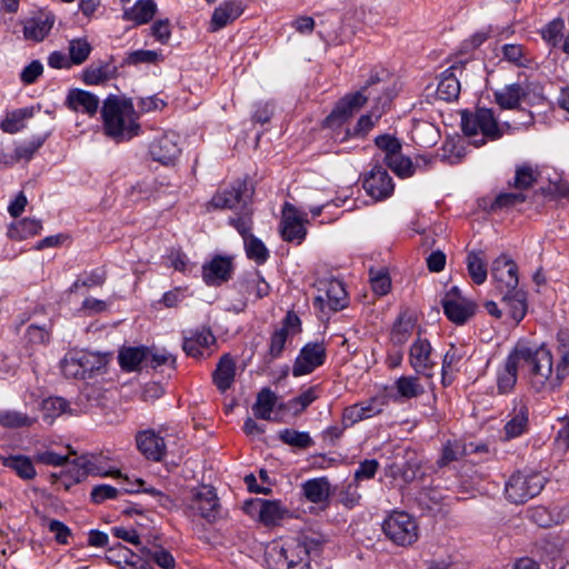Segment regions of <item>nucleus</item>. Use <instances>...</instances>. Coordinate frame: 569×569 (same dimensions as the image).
Instances as JSON below:
<instances>
[{
  "instance_id": "obj_32",
  "label": "nucleus",
  "mask_w": 569,
  "mask_h": 569,
  "mask_svg": "<svg viewBox=\"0 0 569 569\" xmlns=\"http://www.w3.org/2000/svg\"><path fill=\"white\" fill-rule=\"evenodd\" d=\"M502 303L509 316L516 322H520L527 313V295L521 289L502 292Z\"/></svg>"
},
{
  "instance_id": "obj_53",
  "label": "nucleus",
  "mask_w": 569,
  "mask_h": 569,
  "mask_svg": "<svg viewBox=\"0 0 569 569\" xmlns=\"http://www.w3.org/2000/svg\"><path fill=\"white\" fill-rule=\"evenodd\" d=\"M369 276L372 290L377 295L385 296L389 292L391 288V279L389 277L388 271L385 268H380L377 270L371 268L369 271Z\"/></svg>"
},
{
  "instance_id": "obj_13",
  "label": "nucleus",
  "mask_w": 569,
  "mask_h": 569,
  "mask_svg": "<svg viewBox=\"0 0 569 569\" xmlns=\"http://www.w3.org/2000/svg\"><path fill=\"white\" fill-rule=\"evenodd\" d=\"M409 363L417 375L432 377L436 362L432 359V347L428 339L417 337L409 349Z\"/></svg>"
},
{
  "instance_id": "obj_23",
  "label": "nucleus",
  "mask_w": 569,
  "mask_h": 569,
  "mask_svg": "<svg viewBox=\"0 0 569 569\" xmlns=\"http://www.w3.org/2000/svg\"><path fill=\"white\" fill-rule=\"evenodd\" d=\"M243 12V7L240 1L230 0L217 7L211 16L208 30L217 32L228 24L232 23Z\"/></svg>"
},
{
  "instance_id": "obj_43",
  "label": "nucleus",
  "mask_w": 569,
  "mask_h": 569,
  "mask_svg": "<svg viewBox=\"0 0 569 569\" xmlns=\"http://www.w3.org/2000/svg\"><path fill=\"white\" fill-rule=\"evenodd\" d=\"M397 397L400 399H412L425 392L423 386L419 382V378L415 376H402L395 382Z\"/></svg>"
},
{
  "instance_id": "obj_60",
  "label": "nucleus",
  "mask_w": 569,
  "mask_h": 569,
  "mask_svg": "<svg viewBox=\"0 0 569 569\" xmlns=\"http://www.w3.org/2000/svg\"><path fill=\"white\" fill-rule=\"evenodd\" d=\"M563 30V21L560 19L552 20L542 30V39L552 47H556Z\"/></svg>"
},
{
  "instance_id": "obj_33",
  "label": "nucleus",
  "mask_w": 569,
  "mask_h": 569,
  "mask_svg": "<svg viewBox=\"0 0 569 569\" xmlns=\"http://www.w3.org/2000/svg\"><path fill=\"white\" fill-rule=\"evenodd\" d=\"M528 426V408L525 403L520 402L513 409V415L510 420L505 425V439L510 440L521 436Z\"/></svg>"
},
{
  "instance_id": "obj_62",
  "label": "nucleus",
  "mask_w": 569,
  "mask_h": 569,
  "mask_svg": "<svg viewBox=\"0 0 569 569\" xmlns=\"http://www.w3.org/2000/svg\"><path fill=\"white\" fill-rule=\"evenodd\" d=\"M51 325L37 326L30 325L27 329L26 337L29 342L34 345H44L50 339Z\"/></svg>"
},
{
  "instance_id": "obj_10",
  "label": "nucleus",
  "mask_w": 569,
  "mask_h": 569,
  "mask_svg": "<svg viewBox=\"0 0 569 569\" xmlns=\"http://www.w3.org/2000/svg\"><path fill=\"white\" fill-rule=\"evenodd\" d=\"M186 510L189 516H199L208 522H213L219 515L218 497L210 487H202L192 491L190 499L186 502Z\"/></svg>"
},
{
  "instance_id": "obj_54",
  "label": "nucleus",
  "mask_w": 569,
  "mask_h": 569,
  "mask_svg": "<svg viewBox=\"0 0 569 569\" xmlns=\"http://www.w3.org/2000/svg\"><path fill=\"white\" fill-rule=\"evenodd\" d=\"M465 357L462 347L451 345L442 359V379L446 381L449 373L453 372Z\"/></svg>"
},
{
  "instance_id": "obj_29",
  "label": "nucleus",
  "mask_w": 569,
  "mask_h": 569,
  "mask_svg": "<svg viewBox=\"0 0 569 569\" xmlns=\"http://www.w3.org/2000/svg\"><path fill=\"white\" fill-rule=\"evenodd\" d=\"M156 13L157 4L153 0H138L132 7L123 10L122 20L141 26L151 21Z\"/></svg>"
},
{
  "instance_id": "obj_5",
  "label": "nucleus",
  "mask_w": 569,
  "mask_h": 569,
  "mask_svg": "<svg viewBox=\"0 0 569 569\" xmlns=\"http://www.w3.org/2000/svg\"><path fill=\"white\" fill-rule=\"evenodd\" d=\"M461 129L477 147L485 144L487 140H496L502 136L493 111L487 108H478L475 112L463 111Z\"/></svg>"
},
{
  "instance_id": "obj_49",
  "label": "nucleus",
  "mask_w": 569,
  "mask_h": 569,
  "mask_svg": "<svg viewBox=\"0 0 569 569\" xmlns=\"http://www.w3.org/2000/svg\"><path fill=\"white\" fill-rule=\"evenodd\" d=\"M106 278L104 271L100 269L92 270L79 277L70 287V292H79L82 288L90 289L101 287L104 283Z\"/></svg>"
},
{
  "instance_id": "obj_8",
  "label": "nucleus",
  "mask_w": 569,
  "mask_h": 569,
  "mask_svg": "<svg viewBox=\"0 0 569 569\" xmlns=\"http://www.w3.org/2000/svg\"><path fill=\"white\" fill-rule=\"evenodd\" d=\"M104 366L106 359L98 353L74 351L63 358L61 370L67 378L87 379Z\"/></svg>"
},
{
  "instance_id": "obj_37",
  "label": "nucleus",
  "mask_w": 569,
  "mask_h": 569,
  "mask_svg": "<svg viewBox=\"0 0 569 569\" xmlns=\"http://www.w3.org/2000/svg\"><path fill=\"white\" fill-rule=\"evenodd\" d=\"M470 278L476 284H482L488 277L487 260L482 251H471L466 259Z\"/></svg>"
},
{
  "instance_id": "obj_26",
  "label": "nucleus",
  "mask_w": 569,
  "mask_h": 569,
  "mask_svg": "<svg viewBox=\"0 0 569 569\" xmlns=\"http://www.w3.org/2000/svg\"><path fill=\"white\" fill-rule=\"evenodd\" d=\"M457 71L462 72V67L451 66L445 70L439 79L437 87V96L443 101H455L460 94V81L457 77Z\"/></svg>"
},
{
  "instance_id": "obj_61",
  "label": "nucleus",
  "mask_w": 569,
  "mask_h": 569,
  "mask_svg": "<svg viewBox=\"0 0 569 569\" xmlns=\"http://www.w3.org/2000/svg\"><path fill=\"white\" fill-rule=\"evenodd\" d=\"M46 137H38L31 141L18 146L14 150V156L18 160H30L33 154L43 144Z\"/></svg>"
},
{
  "instance_id": "obj_16",
  "label": "nucleus",
  "mask_w": 569,
  "mask_h": 569,
  "mask_svg": "<svg viewBox=\"0 0 569 569\" xmlns=\"http://www.w3.org/2000/svg\"><path fill=\"white\" fill-rule=\"evenodd\" d=\"M306 221L305 213H300L293 204L286 202L281 219V236L283 240L290 242L303 240L306 237Z\"/></svg>"
},
{
  "instance_id": "obj_51",
  "label": "nucleus",
  "mask_w": 569,
  "mask_h": 569,
  "mask_svg": "<svg viewBox=\"0 0 569 569\" xmlns=\"http://www.w3.org/2000/svg\"><path fill=\"white\" fill-rule=\"evenodd\" d=\"M229 223L237 229V231L242 236L243 239L248 238L249 236H252L250 233L252 229L251 209L247 204H243V208L240 209V212L237 214V217H231L229 219Z\"/></svg>"
},
{
  "instance_id": "obj_63",
  "label": "nucleus",
  "mask_w": 569,
  "mask_h": 569,
  "mask_svg": "<svg viewBox=\"0 0 569 569\" xmlns=\"http://www.w3.org/2000/svg\"><path fill=\"white\" fill-rule=\"evenodd\" d=\"M463 453L462 447L457 441H447L442 448L441 457L438 461L440 467L447 466L457 460Z\"/></svg>"
},
{
  "instance_id": "obj_22",
  "label": "nucleus",
  "mask_w": 569,
  "mask_h": 569,
  "mask_svg": "<svg viewBox=\"0 0 569 569\" xmlns=\"http://www.w3.org/2000/svg\"><path fill=\"white\" fill-rule=\"evenodd\" d=\"M216 342L210 329L201 328L184 336L183 351L193 358L202 357Z\"/></svg>"
},
{
  "instance_id": "obj_11",
  "label": "nucleus",
  "mask_w": 569,
  "mask_h": 569,
  "mask_svg": "<svg viewBox=\"0 0 569 569\" xmlns=\"http://www.w3.org/2000/svg\"><path fill=\"white\" fill-rule=\"evenodd\" d=\"M442 308L448 319L456 325H463L476 312V303L461 296L457 287H452L442 298Z\"/></svg>"
},
{
  "instance_id": "obj_35",
  "label": "nucleus",
  "mask_w": 569,
  "mask_h": 569,
  "mask_svg": "<svg viewBox=\"0 0 569 569\" xmlns=\"http://www.w3.org/2000/svg\"><path fill=\"white\" fill-rule=\"evenodd\" d=\"M148 355L149 349L146 347H123L119 351V365L126 371L138 370L140 363L148 359Z\"/></svg>"
},
{
  "instance_id": "obj_25",
  "label": "nucleus",
  "mask_w": 569,
  "mask_h": 569,
  "mask_svg": "<svg viewBox=\"0 0 569 569\" xmlns=\"http://www.w3.org/2000/svg\"><path fill=\"white\" fill-rule=\"evenodd\" d=\"M529 86L526 82L511 83L495 92L496 102L502 109H516L526 100Z\"/></svg>"
},
{
  "instance_id": "obj_59",
  "label": "nucleus",
  "mask_w": 569,
  "mask_h": 569,
  "mask_svg": "<svg viewBox=\"0 0 569 569\" xmlns=\"http://www.w3.org/2000/svg\"><path fill=\"white\" fill-rule=\"evenodd\" d=\"M288 336L286 328H279L273 331L269 342V356L271 359L280 357L284 349Z\"/></svg>"
},
{
  "instance_id": "obj_55",
  "label": "nucleus",
  "mask_w": 569,
  "mask_h": 569,
  "mask_svg": "<svg viewBox=\"0 0 569 569\" xmlns=\"http://www.w3.org/2000/svg\"><path fill=\"white\" fill-rule=\"evenodd\" d=\"M535 182L536 176L530 166L523 164L517 168L512 182L513 188L523 192V190L531 188Z\"/></svg>"
},
{
  "instance_id": "obj_14",
  "label": "nucleus",
  "mask_w": 569,
  "mask_h": 569,
  "mask_svg": "<svg viewBox=\"0 0 569 569\" xmlns=\"http://www.w3.org/2000/svg\"><path fill=\"white\" fill-rule=\"evenodd\" d=\"M491 276L497 282V289L500 293L518 289V267L516 262L506 254L492 261Z\"/></svg>"
},
{
  "instance_id": "obj_46",
  "label": "nucleus",
  "mask_w": 569,
  "mask_h": 569,
  "mask_svg": "<svg viewBox=\"0 0 569 569\" xmlns=\"http://www.w3.org/2000/svg\"><path fill=\"white\" fill-rule=\"evenodd\" d=\"M412 137L415 141L425 147L435 146L439 139V131L428 121H419L413 126Z\"/></svg>"
},
{
  "instance_id": "obj_9",
  "label": "nucleus",
  "mask_w": 569,
  "mask_h": 569,
  "mask_svg": "<svg viewBox=\"0 0 569 569\" xmlns=\"http://www.w3.org/2000/svg\"><path fill=\"white\" fill-rule=\"evenodd\" d=\"M347 292L341 281L337 279L320 280L317 283V295L313 306L323 315L337 312L347 306Z\"/></svg>"
},
{
  "instance_id": "obj_20",
  "label": "nucleus",
  "mask_w": 569,
  "mask_h": 569,
  "mask_svg": "<svg viewBox=\"0 0 569 569\" xmlns=\"http://www.w3.org/2000/svg\"><path fill=\"white\" fill-rule=\"evenodd\" d=\"M250 512H257L264 526L279 525L288 510L279 501L257 499L248 505Z\"/></svg>"
},
{
  "instance_id": "obj_3",
  "label": "nucleus",
  "mask_w": 569,
  "mask_h": 569,
  "mask_svg": "<svg viewBox=\"0 0 569 569\" xmlns=\"http://www.w3.org/2000/svg\"><path fill=\"white\" fill-rule=\"evenodd\" d=\"M320 547V539L312 535L300 533L273 541L267 549L266 561L270 569L291 568L292 565L308 560L311 555L318 553Z\"/></svg>"
},
{
  "instance_id": "obj_39",
  "label": "nucleus",
  "mask_w": 569,
  "mask_h": 569,
  "mask_svg": "<svg viewBox=\"0 0 569 569\" xmlns=\"http://www.w3.org/2000/svg\"><path fill=\"white\" fill-rule=\"evenodd\" d=\"M302 492L309 501L320 503L329 498L330 483L326 478L310 479L302 485Z\"/></svg>"
},
{
  "instance_id": "obj_57",
  "label": "nucleus",
  "mask_w": 569,
  "mask_h": 569,
  "mask_svg": "<svg viewBox=\"0 0 569 569\" xmlns=\"http://www.w3.org/2000/svg\"><path fill=\"white\" fill-rule=\"evenodd\" d=\"M527 199L526 194L522 191H515V192H503L500 193L493 203L491 204V209H502V208H510L515 207L517 204H520L525 202Z\"/></svg>"
},
{
  "instance_id": "obj_30",
  "label": "nucleus",
  "mask_w": 569,
  "mask_h": 569,
  "mask_svg": "<svg viewBox=\"0 0 569 569\" xmlns=\"http://www.w3.org/2000/svg\"><path fill=\"white\" fill-rule=\"evenodd\" d=\"M236 377V362L230 355H223L216 370L212 373V380L220 392H226L231 388Z\"/></svg>"
},
{
  "instance_id": "obj_36",
  "label": "nucleus",
  "mask_w": 569,
  "mask_h": 569,
  "mask_svg": "<svg viewBox=\"0 0 569 569\" xmlns=\"http://www.w3.org/2000/svg\"><path fill=\"white\" fill-rule=\"evenodd\" d=\"M416 323L413 318L408 313H401L397 321L395 322L391 333L390 340L395 346L405 345L413 333Z\"/></svg>"
},
{
  "instance_id": "obj_42",
  "label": "nucleus",
  "mask_w": 569,
  "mask_h": 569,
  "mask_svg": "<svg viewBox=\"0 0 569 569\" xmlns=\"http://www.w3.org/2000/svg\"><path fill=\"white\" fill-rule=\"evenodd\" d=\"M502 59L516 67L527 68L531 64L532 58L528 50L518 43H507L501 47Z\"/></svg>"
},
{
  "instance_id": "obj_48",
  "label": "nucleus",
  "mask_w": 569,
  "mask_h": 569,
  "mask_svg": "<svg viewBox=\"0 0 569 569\" xmlns=\"http://www.w3.org/2000/svg\"><path fill=\"white\" fill-rule=\"evenodd\" d=\"M279 439L290 446L299 449H307L313 445V439L307 431L295 429H283L279 432Z\"/></svg>"
},
{
  "instance_id": "obj_38",
  "label": "nucleus",
  "mask_w": 569,
  "mask_h": 569,
  "mask_svg": "<svg viewBox=\"0 0 569 569\" xmlns=\"http://www.w3.org/2000/svg\"><path fill=\"white\" fill-rule=\"evenodd\" d=\"M42 223L38 219L24 218L9 227L8 236L13 240H24L40 233Z\"/></svg>"
},
{
  "instance_id": "obj_15",
  "label": "nucleus",
  "mask_w": 569,
  "mask_h": 569,
  "mask_svg": "<svg viewBox=\"0 0 569 569\" xmlns=\"http://www.w3.org/2000/svg\"><path fill=\"white\" fill-rule=\"evenodd\" d=\"M386 406L387 400L383 397H372L366 401L349 406L343 410L342 423L349 427L359 421L376 417L383 411Z\"/></svg>"
},
{
  "instance_id": "obj_27",
  "label": "nucleus",
  "mask_w": 569,
  "mask_h": 569,
  "mask_svg": "<svg viewBox=\"0 0 569 569\" xmlns=\"http://www.w3.org/2000/svg\"><path fill=\"white\" fill-rule=\"evenodd\" d=\"M137 447L146 458L159 461L164 455L166 445L162 438L152 430L141 431L137 435Z\"/></svg>"
},
{
  "instance_id": "obj_52",
  "label": "nucleus",
  "mask_w": 569,
  "mask_h": 569,
  "mask_svg": "<svg viewBox=\"0 0 569 569\" xmlns=\"http://www.w3.org/2000/svg\"><path fill=\"white\" fill-rule=\"evenodd\" d=\"M387 166L399 177L407 178L413 174L415 168L410 158L405 157L399 151L385 161Z\"/></svg>"
},
{
  "instance_id": "obj_12",
  "label": "nucleus",
  "mask_w": 569,
  "mask_h": 569,
  "mask_svg": "<svg viewBox=\"0 0 569 569\" xmlns=\"http://www.w3.org/2000/svg\"><path fill=\"white\" fill-rule=\"evenodd\" d=\"M327 357L326 347L322 342H309L302 347L292 367V375L300 377L311 373L316 368L323 365Z\"/></svg>"
},
{
  "instance_id": "obj_19",
  "label": "nucleus",
  "mask_w": 569,
  "mask_h": 569,
  "mask_svg": "<svg viewBox=\"0 0 569 569\" xmlns=\"http://www.w3.org/2000/svg\"><path fill=\"white\" fill-rule=\"evenodd\" d=\"M149 151L154 161L164 166L173 164L174 160L180 154L177 136L174 133L162 134L153 140Z\"/></svg>"
},
{
  "instance_id": "obj_2",
  "label": "nucleus",
  "mask_w": 569,
  "mask_h": 569,
  "mask_svg": "<svg viewBox=\"0 0 569 569\" xmlns=\"http://www.w3.org/2000/svg\"><path fill=\"white\" fill-rule=\"evenodd\" d=\"M378 82V78H371L368 81V84L360 91L341 99L331 113L326 118L325 126L330 129L341 128L348 119L359 111L367 100L372 99L376 102V110L370 114L360 117L355 129L356 133H366L369 131L375 123L372 117L376 119L380 118L382 111L390 104L392 99L391 93L386 88H382L381 94H375L373 91L378 92V90H369L371 86L377 84Z\"/></svg>"
},
{
  "instance_id": "obj_21",
  "label": "nucleus",
  "mask_w": 569,
  "mask_h": 569,
  "mask_svg": "<svg viewBox=\"0 0 569 569\" xmlns=\"http://www.w3.org/2000/svg\"><path fill=\"white\" fill-rule=\"evenodd\" d=\"M558 340V353L560 356V361L557 363L556 369L553 370V358L551 351L545 347V350L549 355V363H550V378L559 377V381L557 383V389L560 388L563 380L568 376V367H569V330H560L557 336Z\"/></svg>"
},
{
  "instance_id": "obj_28",
  "label": "nucleus",
  "mask_w": 569,
  "mask_h": 569,
  "mask_svg": "<svg viewBox=\"0 0 569 569\" xmlns=\"http://www.w3.org/2000/svg\"><path fill=\"white\" fill-rule=\"evenodd\" d=\"M99 98L89 91L72 89L67 96V106L77 112H83L89 116L97 113L99 108Z\"/></svg>"
},
{
  "instance_id": "obj_7",
  "label": "nucleus",
  "mask_w": 569,
  "mask_h": 569,
  "mask_svg": "<svg viewBox=\"0 0 569 569\" xmlns=\"http://www.w3.org/2000/svg\"><path fill=\"white\" fill-rule=\"evenodd\" d=\"M546 479L538 472H515L506 483L505 493L512 503H525L540 493Z\"/></svg>"
},
{
  "instance_id": "obj_45",
  "label": "nucleus",
  "mask_w": 569,
  "mask_h": 569,
  "mask_svg": "<svg viewBox=\"0 0 569 569\" xmlns=\"http://www.w3.org/2000/svg\"><path fill=\"white\" fill-rule=\"evenodd\" d=\"M69 403L61 397H49L41 402L42 419L51 425L62 413L68 412Z\"/></svg>"
},
{
  "instance_id": "obj_50",
  "label": "nucleus",
  "mask_w": 569,
  "mask_h": 569,
  "mask_svg": "<svg viewBox=\"0 0 569 569\" xmlns=\"http://www.w3.org/2000/svg\"><path fill=\"white\" fill-rule=\"evenodd\" d=\"M243 240L248 258L254 260L258 264L264 263L269 258V250L264 243L253 234Z\"/></svg>"
},
{
  "instance_id": "obj_1",
  "label": "nucleus",
  "mask_w": 569,
  "mask_h": 569,
  "mask_svg": "<svg viewBox=\"0 0 569 569\" xmlns=\"http://www.w3.org/2000/svg\"><path fill=\"white\" fill-rule=\"evenodd\" d=\"M549 366V355L545 350V345L518 341L507 357L503 368L498 371L499 392L508 393L513 389L519 369L526 373L536 392L556 391L559 377L550 378Z\"/></svg>"
},
{
  "instance_id": "obj_44",
  "label": "nucleus",
  "mask_w": 569,
  "mask_h": 569,
  "mask_svg": "<svg viewBox=\"0 0 569 569\" xmlns=\"http://www.w3.org/2000/svg\"><path fill=\"white\" fill-rule=\"evenodd\" d=\"M2 465L12 469L22 479H32L36 469L30 458L26 456H9L1 458Z\"/></svg>"
},
{
  "instance_id": "obj_17",
  "label": "nucleus",
  "mask_w": 569,
  "mask_h": 569,
  "mask_svg": "<svg viewBox=\"0 0 569 569\" xmlns=\"http://www.w3.org/2000/svg\"><path fill=\"white\" fill-rule=\"evenodd\" d=\"M247 183L244 181H236L230 187L216 192L208 203V209H242L247 204L244 192Z\"/></svg>"
},
{
  "instance_id": "obj_31",
  "label": "nucleus",
  "mask_w": 569,
  "mask_h": 569,
  "mask_svg": "<svg viewBox=\"0 0 569 569\" xmlns=\"http://www.w3.org/2000/svg\"><path fill=\"white\" fill-rule=\"evenodd\" d=\"M54 23V17L50 13L41 14L26 21L23 27V36L28 40L42 41Z\"/></svg>"
},
{
  "instance_id": "obj_58",
  "label": "nucleus",
  "mask_w": 569,
  "mask_h": 569,
  "mask_svg": "<svg viewBox=\"0 0 569 569\" xmlns=\"http://www.w3.org/2000/svg\"><path fill=\"white\" fill-rule=\"evenodd\" d=\"M109 79L107 66H90L82 72V80L86 84L94 86L102 83Z\"/></svg>"
},
{
  "instance_id": "obj_64",
  "label": "nucleus",
  "mask_w": 569,
  "mask_h": 569,
  "mask_svg": "<svg viewBox=\"0 0 569 569\" xmlns=\"http://www.w3.org/2000/svg\"><path fill=\"white\" fill-rule=\"evenodd\" d=\"M377 147L385 152L383 160L387 161L389 157L397 154L401 151L400 142L390 136H380L376 139Z\"/></svg>"
},
{
  "instance_id": "obj_18",
  "label": "nucleus",
  "mask_w": 569,
  "mask_h": 569,
  "mask_svg": "<svg viewBox=\"0 0 569 569\" xmlns=\"http://www.w3.org/2000/svg\"><path fill=\"white\" fill-rule=\"evenodd\" d=\"M363 189L376 200H382L393 192V182L387 170L376 166L363 180Z\"/></svg>"
},
{
  "instance_id": "obj_56",
  "label": "nucleus",
  "mask_w": 569,
  "mask_h": 569,
  "mask_svg": "<svg viewBox=\"0 0 569 569\" xmlns=\"http://www.w3.org/2000/svg\"><path fill=\"white\" fill-rule=\"evenodd\" d=\"M42 525L46 526L48 530L54 535V540L58 543L67 545L69 542L71 530L63 522L56 519L43 518Z\"/></svg>"
},
{
  "instance_id": "obj_40",
  "label": "nucleus",
  "mask_w": 569,
  "mask_h": 569,
  "mask_svg": "<svg viewBox=\"0 0 569 569\" xmlns=\"http://www.w3.org/2000/svg\"><path fill=\"white\" fill-rule=\"evenodd\" d=\"M39 110V108H37ZM36 108L28 107L13 110L1 122V129L7 133H17L24 128V121L34 116Z\"/></svg>"
},
{
  "instance_id": "obj_41",
  "label": "nucleus",
  "mask_w": 569,
  "mask_h": 569,
  "mask_svg": "<svg viewBox=\"0 0 569 569\" xmlns=\"http://www.w3.org/2000/svg\"><path fill=\"white\" fill-rule=\"evenodd\" d=\"M277 402L276 393L269 389L263 388L257 396L256 402L252 406V411L258 419L270 420L271 413Z\"/></svg>"
},
{
  "instance_id": "obj_24",
  "label": "nucleus",
  "mask_w": 569,
  "mask_h": 569,
  "mask_svg": "<svg viewBox=\"0 0 569 569\" xmlns=\"http://www.w3.org/2000/svg\"><path fill=\"white\" fill-rule=\"evenodd\" d=\"M232 261L217 256L202 267V278L207 284H220L231 277Z\"/></svg>"
},
{
  "instance_id": "obj_47",
  "label": "nucleus",
  "mask_w": 569,
  "mask_h": 569,
  "mask_svg": "<svg viewBox=\"0 0 569 569\" xmlns=\"http://www.w3.org/2000/svg\"><path fill=\"white\" fill-rule=\"evenodd\" d=\"M92 51V47L86 38L71 39L68 43V54L73 66L86 62Z\"/></svg>"
},
{
  "instance_id": "obj_4",
  "label": "nucleus",
  "mask_w": 569,
  "mask_h": 569,
  "mask_svg": "<svg viewBox=\"0 0 569 569\" xmlns=\"http://www.w3.org/2000/svg\"><path fill=\"white\" fill-rule=\"evenodd\" d=\"M101 116L104 133L117 142L138 134L140 126L131 100L111 96L103 102Z\"/></svg>"
},
{
  "instance_id": "obj_34",
  "label": "nucleus",
  "mask_w": 569,
  "mask_h": 569,
  "mask_svg": "<svg viewBox=\"0 0 569 569\" xmlns=\"http://www.w3.org/2000/svg\"><path fill=\"white\" fill-rule=\"evenodd\" d=\"M37 420L36 415H28L16 409L0 411V426L6 429L31 428Z\"/></svg>"
},
{
  "instance_id": "obj_6",
  "label": "nucleus",
  "mask_w": 569,
  "mask_h": 569,
  "mask_svg": "<svg viewBox=\"0 0 569 569\" xmlns=\"http://www.w3.org/2000/svg\"><path fill=\"white\" fill-rule=\"evenodd\" d=\"M385 535L398 546H411L418 540L417 520L405 511L391 512L382 523Z\"/></svg>"
}]
</instances>
